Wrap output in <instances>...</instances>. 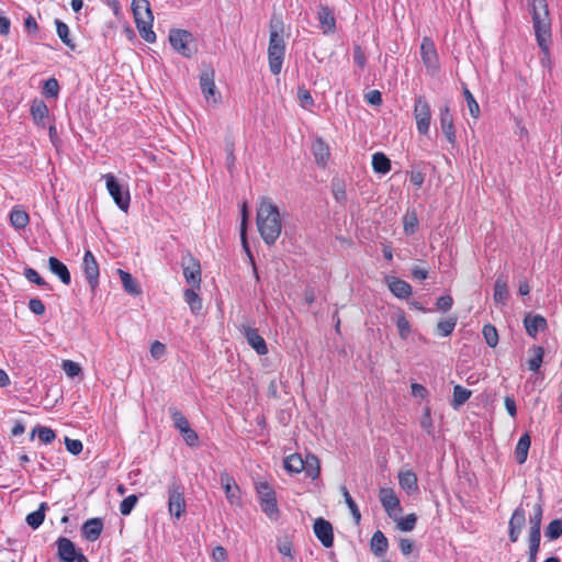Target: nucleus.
<instances>
[{
    "label": "nucleus",
    "mask_w": 562,
    "mask_h": 562,
    "mask_svg": "<svg viewBox=\"0 0 562 562\" xmlns=\"http://www.w3.org/2000/svg\"><path fill=\"white\" fill-rule=\"evenodd\" d=\"M268 60L269 69L273 75H279L282 69L285 55L284 27L280 18L273 16L269 23Z\"/></svg>",
    "instance_id": "nucleus-1"
},
{
    "label": "nucleus",
    "mask_w": 562,
    "mask_h": 562,
    "mask_svg": "<svg viewBox=\"0 0 562 562\" xmlns=\"http://www.w3.org/2000/svg\"><path fill=\"white\" fill-rule=\"evenodd\" d=\"M102 179L105 180L106 190L119 209L121 211H127L131 200L128 190L125 189L112 173L103 175Z\"/></svg>",
    "instance_id": "nucleus-7"
},
{
    "label": "nucleus",
    "mask_w": 562,
    "mask_h": 562,
    "mask_svg": "<svg viewBox=\"0 0 562 562\" xmlns=\"http://www.w3.org/2000/svg\"><path fill=\"white\" fill-rule=\"evenodd\" d=\"M48 268L52 273L57 276L59 280L65 284L69 285L71 282V276L67 266L56 257L48 258Z\"/></svg>",
    "instance_id": "nucleus-24"
},
{
    "label": "nucleus",
    "mask_w": 562,
    "mask_h": 562,
    "mask_svg": "<svg viewBox=\"0 0 562 562\" xmlns=\"http://www.w3.org/2000/svg\"><path fill=\"white\" fill-rule=\"evenodd\" d=\"M167 353L166 345L156 340L150 345V356L155 360H160Z\"/></svg>",
    "instance_id": "nucleus-54"
},
{
    "label": "nucleus",
    "mask_w": 562,
    "mask_h": 562,
    "mask_svg": "<svg viewBox=\"0 0 562 562\" xmlns=\"http://www.w3.org/2000/svg\"><path fill=\"white\" fill-rule=\"evenodd\" d=\"M170 417L173 422L175 427L181 432L190 427V424L186 416L177 408H170Z\"/></svg>",
    "instance_id": "nucleus-46"
},
{
    "label": "nucleus",
    "mask_w": 562,
    "mask_h": 562,
    "mask_svg": "<svg viewBox=\"0 0 562 562\" xmlns=\"http://www.w3.org/2000/svg\"><path fill=\"white\" fill-rule=\"evenodd\" d=\"M63 370L69 378H75L81 372V367L79 363L71 360H64Z\"/></svg>",
    "instance_id": "nucleus-56"
},
{
    "label": "nucleus",
    "mask_w": 562,
    "mask_h": 562,
    "mask_svg": "<svg viewBox=\"0 0 562 562\" xmlns=\"http://www.w3.org/2000/svg\"><path fill=\"white\" fill-rule=\"evenodd\" d=\"M527 334L536 338L539 331L547 328V319L541 315H527L524 319Z\"/></svg>",
    "instance_id": "nucleus-23"
},
{
    "label": "nucleus",
    "mask_w": 562,
    "mask_h": 562,
    "mask_svg": "<svg viewBox=\"0 0 562 562\" xmlns=\"http://www.w3.org/2000/svg\"><path fill=\"white\" fill-rule=\"evenodd\" d=\"M200 86L202 93L207 102H213L214 104L218 103L221 95L216 91V86L214 82V72L204 71L200 76Z\"/></svg>",
    "instance_id": "nucleus-17"
},
{
    "label": "nucleus",
    "mask_w": 562,
    "mask_h": 562,
    "mask_svg": "<svg viewBox=\"0 0 562 562\" xmlns=\"http://www.w3.org/2000/svg\"><path fill=\"white\" fill-rule=\"evenodd\" d=\"M370 546L371 551L376 557H382L387 550L389 542L384 533L380 530H376L371 538Z\"/></svg>",
    "instance_id": "nucleus-30"
},
{
    "label": "nucleus",
    "mask_w": 562,
    "mask_h": 562,
    "mask_svg": "<svg viewBox=\"0 0 562 562\" xmlns=\"http://www.w3.org/2000/svg\"><path fill=\"white\" fill-rule=\"evenodd\" d=\"M56 32L60 41L71 50H75L76 44L70 37V30L66 23L56 19Z\"/></svg>",
    "instance_id": "nucleus-34"
},
{
    "label": "nucleus",
    "mask_w": 562,
    "mask_h": 562,
    "mask_svg": "<svg viewBox=\"0 0 562 562\" xmlns=\"http://www.w3.org/2000/svg\"><path fill=\"white\" fill-rule=\"evenodd\" d=\"M257 226L265 243L274 244L282 227L280 213H257Z\"/></svg>",
    "instance_id": "nucleus-4"
},
{
    "label": "nucleus",
    "mask_w": 562,
    "mask_h": 562,
    "mask_svg": "<svg viewBox=\"0 0 562 562\" xmlns=\"http://www.w3.org/2000/svg\"><path fill=\"white\" fill-rule=\"evenodd\" d=\"M169 42L172 48L183 57H191L195 52L192 34L184 30H172L169 34Z\"/></svg>",
    "instance_id": "nucleus-6"
},
{
    "label": "nucleus",
    "mask_w": 562,
    "mask_h": 562,
    "mask_svg": "<svg viewBox=\"0 0 562 562\" xmlns=\"http://www.w3.org/2000/svg\"><path fill=\"white\" fill-rule=\"evenodd\" d=\"M397 521V527L402 531H412L415 528L417 517L415 514H408L405 517L395 519Z\"/></svg>",
    "instance_id": "nucleus-51"
},
{
    "label": "nucleus",
    "mask_w": 562,
    "mask_h": 562,
    "mask_svg": "<svg viewBox=\"0 0 562 562\" xmlns=\"http://www.w3.org/2000/svg\"><path fill=\"white\" fill-rule=\"evenodd\" d=\"M482 334L484 336V339H485V342L494 348L497 346L498 344V334H497V330L496 328L493 326V325H485L483 327V330H482Z\"/></svg>",
    "instance_id": "nucleus-49"
},
{
    "label": "nucleus",
    "mask_w": 562,
    "mask_h": 562,
    "mask_svg": "<svg viewBox=\"0 0 562 562\" xmlns=\"http://www.w3.org/2000/svg\"><path fill=\"white\" fill-rule=\"evenodd\" d=\"M256 491L258 494L260 507L262 512L271 519H277L279 509L277 505V497L273 488L267 482L256 483Z\"/></svg>",
    "instance_id": "nucleus-5"
},
{
    "label": "nucleus",
    "mask_w": 562,
    "mask_h": 562,
    "mask_svg": "<svg viewBox=\"0 0 562 562\" xmlns=\"http://www.w3.org/2000/svg\"><path fill=\"white\" fill-rule=\"evenodd\" d=\"M452 303H453V300L450 295H442L437 300L436 306L438 310H440L442 312H447L451 308Z\"/></svg>",
    "instance_id": "nucleus-64"
},
{
    "label": "nucleus",
    "mask_w": 562,
    "mask_h": 562,
    "mask_svg": "<svg viewBox=\"0 0 562 562\" xmlns=\"http://www.w3.org/2000/svg\"><path fill=\"white\" fill-rule=\"evenodd\" d=\"M457 326V317H448L446 319L440 321L437 324V333L442 337H447L452 334Z\"/></svg>",
    "instance_id": "nucleus-44"
},
{
    "label": "nucleus",
    "mask_w": 562,
    "mask_h": 562,
    "mask_svg": "<svg viewBox=\"0 0 562 562\" xmlns=\"http://www.w3.org/2000/svg\"><path fill=\"white\" fill-rule=\"evenodd\" d=\"M529 352L532 353V357L528 360V368L532 372H538L543 362L544 350L540 346H533Z\"/></svg>",
    "instance_id": "nucleus-37"
},
{
    "label": "nucleus",
    "mask_w": 562,
    "mask_h": 562,
    "mask_svg": "<svg viewBox=\"0 0 562 562\" xmlns=\"http://www.w3.org/2000/svg\"><path fill=\"white\" fill-rule=\"evenodd\" d=\"M418 220L416 213H406L404 216V231L406 234H413L417 227Z\"/></svg>",
    "instance_id": "nucleus-57"
},
{
    "label": "nucleus",
    "mask_w": 562,
    "mask_h": 562,
    "mask_svg": "<svg viewBox=\"0 0 562 562\" xmlns=\"http://www.w3.org/2000/svg\"><path fill=\"white\" fill-rule=\"evenodd\" d=\"M372 168L376 173L385 175L391 170V161L383 153L372 156Z\"/></svg>",
    "instance_id": "nucleus-35"
},
{
    "label": "nucleus",
    "mask_w": 562,
    "mask_h": 562,
    "mask_svg": "<svg viewBox=\"0 0 562 562\" xmlns=\"http://www.w3.org/2000/svg\"><path fill=\"white\" fill-rule=\"evenodd\" d=\"M248 214L249 213H246V212L241 213L240 239H241L243 248L250 256V249H249V246H248V243H247V237H246V225H247V216H248Z\"/></svg>",
    "instance_id": "nucleus-60"
},
{
    "label": "nucleus",
    "mask_w": 562,
    "mask_h": 562,
    "mask_svg": "<svg viewBox=\"0 0 562 562\" xmlns=\"http://www.w3.org/2000/svg\"><path fill=\"white\" fill-rule=\"evenodd\" d=\"M183 277L192 286L200 289L201 284V266L198 259L188 254L182 258Z\"/></svg>",
    "instance_id": "nucleus-11"
},
{
    "label": "nucleus",
    "mask_w": 562,
    "mask_h": 562,
    "mask_svg": "<svg viewBox=\"0 0 562 562\" xmlns=\"http://www.w3.org/2000/svg\"><path fill=\"white\" fill-rule=\"evenodd\" d=\"M31 115L37 125L45 126L48 116V108L42 100H34L31 105Z\"/></svg>",
    "instance_id": "nucleus-27"
},
{
    "label": "nucleus",
    "mask_w": 562,
    "mask_h": 562,
    "mask_svg": "<svg viewBox=\"0 0 562 562\" xmlns=\"http://www.w3.org/2000/svg\"><path fill=\"white\" fill-rule=\"evenodd\" d=\"M390 291L398 299H407L412 294V286L396 277H385Z\"/></svg>",
    "instance_id": "nucleus-21"
},
{
    "label": "nucleus",
    "mask_w": 562,
    "mask_h": 562,
    "mask_svg": "<svg viewBox=\"0 0 562 562\" xmlns=\"http://www.w3.org/2000/svg\"><path fill=\"white\" fill-rule=\"evenodd\" d=\"M138 497L136 495H130L125 497L120 504V513L124 516L130 515L137 504Z\"/></svg>",
    "instance_id": "nucleus-53"
},
{
    "label": "nucleus",
    "mask_w": 562,
    "mask_h": 562,
    "mask_svg": "<svg viewBox=\"0 0 562 562\" xmlns=\"http://www.w3.org/2000/svg\"><path fill=\"white\" fill-rule=\"evenodd\" d=\"M312 151L316 162L325 166L329 158V148L327 144L322 138H317L312 144Z\"/></svg>",
    "instance_id": "nucleus-28"
},
{
    "label": "nucleus",
    "mask_w": 562,
    "mask_h": 562,
    "mask_svg": "<svg viewBox=\"0 0 562 562\" xmlns=\"http://www.w3.org/2000/svg\"><path fill=\"white\" fill-rule=\"evenodd\" d=\"M314 533L325 548H330L334 543L333 526L329 521L317 518L313 526Z\"/></svg>",
    "instance_id": "nucleus-18"
},
{
    "label": "nucleus",
    "mask_w": 562,
    "mask_h": 562,
    "mask_svg": "<svg viewBox=\"0 0 562 562\" xmlns=\"http://www.w3.org/2000/svg\"><path fill=\"white\" fill-rule=\"evenodd\" d=\"M56 547L59 562H77L80 554H83L80 550H77L75 543L66 537H59L56 540Z\"/></svg>",
    "instance_id": "nucleus-12"
},
{
    "label": "nucleus",
    "mask_w": 562,
    "mask_h": 562,
    "mask_svg": "<svg viewBox=\"0 0 562 562\" xmlns=\"http://www.w3.org/2000/svg\"><path fill=\"white\" fill-rule=\"evenodd\" d=\"M414 117L416 121L417 131L420 134L426 135L430 127L431 111L429 103L422 95L415 98Z\"/></svg>",
    "instance_id": "nucleus-9"
},
{
    "label": "nucleus",
    "mask_w": 562,
    "mask_h": 562,
    "mask_svg": "<svg viewBox=\"0 0 562 562\" xmlns=\"http://www.w3.org/2000/svg\"><path fill=\"white\" fill-rule=\"evenodd\" d=\"M526 522V514L521 506L517 507L508 522L509 539L512 542H517L522 527Z\"/></svg>",
    "instance_id": "nucleus-19"
},
{
    "label": "nucleus",
    "mask_w": 562,
    "mask_h": 562,
    "mask_svg": "<svg viewBox=\"0 0 562 562\" xmlns=\"http://www.w3.org/2000/svg\"><path fill=\"white\" fill-rule=\"evenodd\" d=\"M463 94L467 101L469 112L472 117L477 119L480 116V106L471 91L464 87Z\"/></svg>",
    "instance_id": "nucleus-48"
},
{
    "label": "nucleus",
    "mask_w": 562,
    "mask_h": 562,
    "mask_svg": "<svg viewBox=\"0 0 562 562\" xmlns=\"http://www.w3.org/2000/svg\"><path fill=\"white\" fill-rule=\"evenodd\" d=\"M167 492L169 514L176 519H179L186 513L183 487L177 481H172L168 485Z\"/></svg>",
    "instance_id": "nucleus-8"
},
{
    "label": "nucleus",
    "mask_w": 562,
    "mask_h": 562,
    "mask_svg": "<svg viewBox=\"0 0 562 562\" xmlns=\"http://www.w3.org/2000/svg\"><path fill=\"white\" fill-rule=\"evenodd\" d=\"M543 509L540 504L535 505L533 513L529 516V535L541 536V521Z\"/></svg>",
    "instance_id": "nucleus-33"
},
{
    "label": "nucleus",
    "mask_w": 562,
    "mask_h": 562,
    "mask_svg": "<svg viewBox=\"0 0 562 562\" xmlns=\"http://www.w3.org/2000/svg\"><path fill=\"white\" fill-rule=\"evenodd\" d=\"M549 540H555L562 536V519L552 520L544 530Z\"/></svg>",
    "instance_id": "nucleus-47"
},
{
    "label": "nucleus",
    "mask_w": 562,
    "mask_h": 562,
    "mask_svg": "<svg viewBox=\"0 0 562 562\" xmlns=\"http://www.w3.org/2000/svg\"><path fill=\"white\" fill-rule=\"evenodd\" d=\"M46 504L42 503L40 508L35 512L30 513L26 516V522L34 529L38 528L45 518Z\"/></svg>",
    "instance_id": "nucleus-43"
},
{
    "label": "nucleus",
    "mask_w": 562,
    "mask_h": 562,
    "mask_svg": "<svg viewBox=\"0 0 562 562\" xmlns=\"http://www.w3.org/2000/svg\"><path fill=\"white\" fill-rule=\"evenodd\" d=\"M103 529V522L100 518L88 519L82 526V535L89 541H95Z\"/></svg>",
    "instance_id": "nucleus-25"
},
{
    "label": "nucleus",
    "mask_w": 562,
    "mask_h": 562,
    "mask_svg": "<svg viewBox=\"0 0 562 562\" xmlns=\"http://www.w3.org/2000/svg\"><path fill=\"white\" fill-rule=\"evenodd\" d=\"M395 323L400 337L404 340L407 339L411 335V324L403 312H400L396 315Z\"/></svg>",
    "instance_id": "nucleus-45"
},
{
    "label": "nucleus",
    "mask_w": 562,
    "mask_h": 562,
    "mask_svg": "<svg viewBox=\"0 0 562 562\" xmlns=\"http://www.w3.org/2000/svg\"><path fill=\"white\" fill-rule=\"evenodd\" d=\"M306 475L313 480L317 479L321 473L319 460L314 454H307L303 461Z\"/></svg>",
    "instance_id": "nucleus-36"
},
{
    "label": "nucleus",
    "mask_w": 562,
    "mask_h": 562,
    "mask_svg": "<svg viewBox=\"0 0 562 562\" xmlns=\"http://www.w3.org/2000/svg\"><path fill=\"white\" fill-rule=\"evenodd\" d=\"M35 435H37L38 439L45 445L52 443L56 438L55 431L52 428L41 425L33 428L31 439H33Z\"/></svg>",
    "instance_id": "nucleus-39"
},
{
    "label": "nucleus",
    "mask_w": 562,
    "mask_h": 562,
    "mask_svg": "<svg viewBox=\"0 0 562 562\" xmlns=\"http://www.w3.org/2000/svg\"><path fill=\"white\" fill-rule=\"evenodd\" d=\"M439 119L440 127L446 139L449 144H451L452 147H454L457 145L456 130L453 124V116L448 104L440 106Z\"/></svg>",
    "instance_id": "nucleus-14"
},
{
    "label": "nucleus",
    "mask_w": 562,
    "mask_h": 562,
    "mask_svg": "<svg viewBox=\"0 0 562 562\" xmlns=\"http://www.w3.org/2000/svg\"><path fill=\"white\" fill-rule=\"evenodd\" d=\"M117 273L120 276V279H121V282H122V285H123L124 290L128 294L139 295L142 293V289H140L139 284L132 277L131 273H128V272H126V271H124L122 269H119Z\"/></svg>",
    "instance_id": "nucleus-29"
},
{
    "label": "nucleus",
    "mask_w": 562,
    "mask_h": 562,
    "mask_svg": "<svg viewBox=\"0 0 562 562\" xmlns=\"http://www.w3.org/2000/svg\"><path fill=\"white\" fill-rule=\"evenodd\" d=\"M471 391L461 386V385H456L453 387V401H452V406L454 408H458L460 407L461 405H463L471 396Z\"/></svg>",
    "instance_id": "nucleus-42"
},
{
    "label": "nucleus",
    "mask_w": 562,
    "mask_h": 562,
    "mask_svg": "<svg viewBox=\"0 0 562 562\" xmlns=\"http://www.w3.org/2000/svg\"><path fill=\"white\" fill-rule=\"evenodd\" d=\"M180 434L182 435V438L188 446L194 447L198 445V441H199L198 434L191 427H189L188 429H184Z\"/></svg>",
    "instance_id": "nucleus-61"
},
{
    "label": "nucleus",
    "mask_w": 562,
    "mask_h": 562,
    "mask_svg": "<svg viewBox=\"0 0 562 562\" xmlns=\"http://www.w3.org/2000/svg\"><path fill=\"white\" fill-rule=\"evenodd\" d=\"M532 24L537 43L546 56H549L551 44V19L546 0H532Z\"/></svg>",
    "instance_id": "nucleus-2"
},
{
    "label": "nucleus",
    "mask_w": 562,
    "mask_h": 562,
    "mask_svg": "<svg viewBox=\"0 0 562 562\" xmlns=\"http://www.w3.org/2000/svg\"><path fill=\"white\" fill-rule=\"evenodd\" d=\"M23 274L30 282L49 289L47 282L38 274V272L35 269L25 268Z\"/></svg>",
    "instance_id": "nucleus-52"
},
{
    "label": "nucleus",
    "mask_w": 562,
    "mask_h": 562,
    "mask_svg": "<svg viewBox=\"0 0 562 562\" xmlns=\"http://www.w3.org/2000/svg\"><path fill=\"white\" fill-rule=\"evenodd\" d=\"M248 345L259 355L265 356L268 353V347L265 339L259 335L258 330L250 324H244L240 328Z\"/></svg>",
    "instance_id": "nucleus-15"
},
{
    "label": "nucleus",
    "mask_w": 562,
    "mask_h": 562,
    "mask_svg": "<svg viewBox=\"0 0 562 562\" xmlns=\"http://www.w3.org/2000/svg\"><path fill=\"white\" fill-rule=\"evenodd\" d=\"M304 459L297 453H293L284 459V469L289 473H300L304 470Z\"/></svg>",
    "instance_id": "nucleus-38"
},
{
    "label": "nucleus",
    "mask_w": 562,
    "mask_h": 562,
    "mask_svg": "<svg viewBox=\"0 0 562 562\" xmlns=\"http://www.w3.org/2000/svg\"><path fill=\"white\" fill-rule=\"evenodd\" d=\"M65 446H66L67 451L74 456L79 454L83 449V445L80 440L70 439L68 437L65 438Z\"/></svg>",
    "instance_id": "nucleus-59"
},
{
    "label": "nucleus",
    "mask_w": 562,
    "mask_h": 562,
    "mask_svg": "<svg viewBox=\"0 0 562 562\" xmlns=\"http://www.w3.org/2000/svg\"><path fill=\"white\" fill-rule=\"evenodd\" d=\"M420 427L427 431V434H432V419L430 415V409L428 407L425 408L424 414L420 418Z\"/></svg>",
    "instance_id": "nucleus-62"
},
{
    "label": "nucleus",
    "mask_w": 562,
    "mask_h": 562,
    "mask_svg": "<svg viewBox=\"0 0 562 562\" xmlns=\"http://www.w3.org/2000/svg\"><path fill=\"white\" fill-rule=\"evenodd\" d=\"M297 98L300 101V104L304 109H311L314 105V100L306 89L300 88L297 91Z\"/></svg>",
    "instance_id": "nucleus-58"
},
{
    "label": "nucleus",
    "mask_w": 562,
    "mask_h": 562,
    "mask_svg": "<svg viewBox=\"0 0 562 562\" xmlns=\"http://www.w3.org/2000/svg\"><path fill=\"white\" fill-rule=\"evenodd\" d=\"M317 18L324 34L335 32L336 21L333 11L328 7L321 5L318 9Z\"/></svg>",
    "instance_id": "nucleus-22"
},
{
    "label": "nucleus",
    "mask_w": 562,
    "mask_h": 562,
    "mask_svg": "<svg viewBox=\"0 0 562 562\" xmlns=\"http://www.w3.org/2000/svg\"><path fill=\"white\" fill-rule=\"evenodd\" d=\"M379 499L390 518L396 519V516L402 513L400 499L393 488L381 487L379 491Z\"/></svg>",
    "instance_id": "nucleus-10"
},
{
    "label": "nucleus",
    "mask_w": 562,
    "mask_h": 562,
    "mask_svg": "<svg viewBox=\"0 0 562 562\" xmlns=\"http://www.w3.org/2000/svg\"><path fill=\"white\" fill-rule=\"evenodd\" d=\"M420 55L424 65L430 74L438 70V54L434 42L429 37H424L420 44Z\"/></svg>",
    "instance_id": "nucleus-13"
},
{
    "label": "nucleus",
    "mask_w": 562,
    "mask_h": 562,
    "mask_svg": "<svg viewBox=\"0 0 562 562\" xmlns=\"http://www.w3.org/2000/svg\"><path fill=\"white\" fill-rule=\"evenodd\" d=\"M509 296L507 281L503 277H498L494 285V301L496 304H505Z\"/></svg>",
    "instance_id": "nucleus-32"
},
{
    "label": "nucleus",
    "mask_w": 562,
    "mask_h": 562,
    "mask_svg": "<svg viewBox=\"0 0 562 562\" xmlns=\"http://www.w3.org/2000/svg\"><path fill=\"white\" fill-rule=\"evenodd\" d=\"M194 289L195 288L187 289L184 291L183 295H184V301L190 306L191 312L196 314L202 308V301H201L200 296L198 295V293L195 292Z\"/></svg>",
    "instance_id": "nucleus-40"
},
{
    "label": "nucleus",
    "mask_w": 562,
    "mask_h": 562,
    "mask_svg": "<svg viewBox=\"0 0 562 562\" xmlns=\"http://www.w3.org/2000/svg\"><path fill=\"white\" fill-rule=\"evenodd\" d=\"M29 308L35 315H43L46 310L44 303L37 297L31 299L29 301Z\"/></svg>",
    "instance_id": "nucleus-63"
},
{
    "label": "nucleus",
    "mask_w": 562,
    "mask_h": 562,
    "mask_svg": "<svg viewBox=\"0 0 562 562\" xmlns=\"http://www.w3.org/2000/svg\"><path fill=\"white\" fill-rule=\"evenodd\" d=\"M530 437L528 434H524L517 445H516V448H515V457H516V460L519 464H522L526 462L527 460V457H528V451H529V448H530Z\"/></svg>",
    "instance_id": "nucleus-31"
},
{
    "label": "nucleus",
    "mask_w": 562,
    "mask_h": 562,
    "mask_svg": "<svg viewBox=\"0 0 562 562\" xmlns=\"http://www.w3.org/2000/svg\"><path fill=\"white\" fill-rule=\"evenodd\" d=\"M220 480L229 504L238 505L240 503V491L235 480L228 473H222Z\"/></svg>",
    "instance_id": "nucleus-20"
},
{
    "label": "nucleus",
    "mask_w": 562,
    "mask_h": 562,
    "mask_svg": "<svg viewBox=\"0 0 562 562\" xmlns=\"http://www.w3.org/2000/svg\"><path fill=\"white\" fill-rule=\"evenodd\" d=\"M9 218L11 225L16 229L24 228L30 223L29 213H9Z\"/></svg>",
    "instance_id": "nucleus-50"
},
{
    "label": "nucleus",
    "mask_w": 562,
    "mask_h": 562,
    "mask_svg": "<svg viewBox=\"0 0 562 562\" xmlns=\"http://www.w3.org/2000/svg\"><path fill=\"white\" fill-rule=\"evenodd\" d=\"M44 94L47 97L55 98L58 95L59 92V86L58 81L55 78H49L45 81L43 87Z\"/></svg>",
    "instance_id": "nucleus-55"
},
{
    "label": "nucleus",
    "mask_w": 562,
    "mask_h": 562,
    "mask_svg": "<svg viewBox=\"0 0 562 562\" xmlns=\"http://www.w3.org/2000/svg\"><path fill=\"white\" fill-rule=\"evenodd\" d=\"M132 11L140 37L147 43L156 41L153 31L154 16L148 0H132Z\"/></svg>",
    "instance_id": "nucleus-3"
},
{
    "label": "nucleus",
    "mask_w": 562,
    "mask_h": 562,
    "mask_svg": "<svg viewBox=\"0 0 562 562\" xmlns=\"http://www.w3.org/2000/svg\"><path fill=\"white\" fill-rule=\"evenodd\" d=\"M398 484L407 494H413L418 491L417 476L411 470L400 471Z\"/></svg>",
    "instance_id": "nucleus-26"
},
{
    "label": "nucleus",
    "mask_w": 562,
    "mask_h": 562,
    "mask_svg": "<svg viewBox=\"0 0 562 562\" xmlns=\"http://www.w3.org/2000/svg\"><path fill=\"white\" fill-rule=\"evenodd\" d=\"M340 491H341V494H342V496L345 498V503L347 504V506H348V508H349V510H350V513L352 515V518L355 519L356 524H359L360 519H361V514H360V510L358 508V505L356 504V502L351 497V495L348 492L346 486H341Z\"/></svg>",
    "instance_id": "nucleus-41"
},
{
    "label": "nucleus",
    "mask_w": 562,
    "mask_h": 562,
    "mask_svg": "<svg viewBox=\"0 0 562 562\" xmlns=\"http://www.w3.org/2000/svg\"><path fill=\"white\" fill-rule=\"evenodd\" d=\"M82 270L85 277L92 289H95L99 284V265L95 257L90 250H86L82 259Z\"/></svg>",
    "instance_id": "nucleus-16"
}]
</instances>
